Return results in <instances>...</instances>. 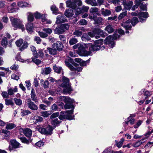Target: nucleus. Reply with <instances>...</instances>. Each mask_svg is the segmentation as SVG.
I'll return each mask as SVG.
<instances>
[{
	"mask_svg": "<svg viewBox=\"0 0 153 153\" xmlns=\"http://www.w3.org/2000/svg\"><path fill=\"white\" fill-rule=\"evenodd\" d=\"M103 40L100 39L95 42L94 45H91L90 44L82 43L79 44L78 49L79 54L84 53L86 55H91L92 51H97L101 49L103 50L105 48V47L102 45Z\"/></svg>",
	"mask_w": 153,
	"mask_h": 153,
	"instance_id": "nucleus-1",
	"label": "nucleus"
},
{
	"mask_svg": "<svg viewBox=\"0 0 153 153\" xmlns=\"http://www.w3.org/2000/svg\"><path fill=\"white\" fill-rule=\"evenodd\" d=\"M66 65L71 71L70 73V75H74L76 73V71L77 72H80L82 71V68L80 67H77V65L75 63L73 60L71 58H69L68 59H66L65 61Z\"/></svg>",
	"mask_w": 153,
	"mask_h": 153,
	"instance_id": "nucleus-2",
	"label": "nucleus"
},
{
	"mask_svg": "<svg viewBox=\"0 0 153 153\" xmlns=\"http://www.w3.org/2000/svg\"><path fill=\"white\" fill-rule=\"evenodd\" d=\"M58 100L63 101L65 103L64 106V108L65 109L74 108V106L73 105L74 100L71 99L69 97L66 96H60L58 98Z\"/></svg>",
	"mask_w": 153,
	"mask_h": 153,
	"instance_id": "nucleus-3",
	"label": "nucleus"
},
{
	"mask_svg": "<svg viewBox=\"0 0 153 153\" xmlns=\"http://www.w3.org/2000/svg\"><path fill=\"white\" fill-rule=\"evenodd\" d=\"M62 81L63 82L60 86L64 88L63 90V94H70L72 90L70 86L69 79L65 77H63Z\"/></svg>",
	"mask_w": 153,
	"mask_h": 153,
	"instance_id": "nucleus-4",
	"label": "nucleus"
},
{
	"mask_svg": "<svg viewBox=\"0 0 153 153\" xmlns=\"http://www.w3.org/2000/svg\"><path fill=\"white\" fill-rule=\"evenodd\" d=\"M54 128L50 125H48L46 127L37 128L36 130L42 134L46 135H50L53 133Z\"/></svg>",
	"mask_w": 153,
	"mask_h": 153,
	"instance_id": "nucleus-5",
	"label": "nucleus"
},
{
	"mask_svg": "<svg viewBox=\"0 0 153 153\" xmlns=\"http://www.w3.org/2000/svg\"><path fill=\"white\" fill-rule=\"evenodd\" d=\"M10 19L13 27L16 28L21 29L22 31L25 30L24 26L22 24V22L19 19L11 16L10 17Z\"/></svg>",
	"mask_w": 153,
	"mask_h": 153,
	"instance_id": "nucleus-6",
	"label": "nucleus"
},
{
	"mask_svg": "<svg viewBox=\"0 0 153 153\" xmlns=\"http://www.w3.org/2000/svg\"><path fill=\"white\" fill-rule=\"evenodd\" d=\"M70 111H62L60 112V114L59 118L61 120H63L64 119H67L69 120L73 119L74 117L71 115L73 113V108Z\"/></svg>",
	"mask_w": 153,
	"mask_h": 153,
	"instance_id": "nucleus-7",
	"label": "nucleus"
},
{
	"mask_svg": "<svg viewBox=\"0 0 153 153\" xmlns=\"http://www.w3.org/2000/svg\"><path fill=\"white\" fill-rule=\"evenodd\" d=\"M119 35L118 34L115 33L113 36H109L105 39L104 42L106 44L110 45V47L112 48L114 46V40L119 37Z\"/></svg>",
	"mask_w": 153,
	"mask_h": 153,
	"instance_id": "nucleus-8",
	"label": "nucleus"
},
{
	"mask_svg": "<svg viewBox=\"0 0 153 153\" xmlns=\"http://www.w3.org/2000/svg\"><path fill=\"white\" fill-rule=\"evenodd\" d=\"M73 2L70 0H68L66 1L67 7H70L72 9H75L76 7V4L78 3L79 5L82 4L80 0H72Z\"/></svg>",
	"mask_w": 153,
	"mask_h": 153,
	"instance_id": "nucleus-9",
	"label": "nucleus"
},
{
	"mask_svg": "<svg viewBox=\"0 0 153 153\" xmlns=\"http://www.w3.org/2000/svg\"><path fill=\"white\" fill-rule=\"evenodd\" d=\"M26 104L28 107L32 110L35 111L38 109L37 105L32 102L30 98H28L27 100Z\"/></svg>",
	"mask_w": 153,
	"mask_h": 153,
	"instance_id": "nucleus-10",
	"label": "nucleus"
},
{
	"mask_svg": "<svg viewBox=\"0 0 153 153\" xmlns=\"http://www.w3.org/2000/svg\"><path fill=\"white\" fill-rule=\"evenodd\" d=\"M53 48H54L56 51H62L64 48V45L60 41H58L56 43H53L52 46Z\"/></svg>",
	"mask_w": 153,
	"mask_h": 153,
	"instance_id": "nucleus-11",
	"label": "nucleus"
},
{
	"mask_svg": "<svg viewBox=\"0 0 153 153\" xmlns=\"http://www.w3.org/2000/svg\"><path fill=\"white\" fill-rule=\"evenodd\" d=\"M148 14L147 12H140L138 13V16L140 19V22H144L146 21V19L148 17Z\"/></svg>",
	"mask_w": 153,
	"mask_h": 153,
	"instance_id": "nucleus-12",
	"label": "nucleus"
},
{
	"mask_svg": "<svg viewBox=\"0 0 153 153\" xmlns=\"http://www.w3.org/2000/svg\"><path fill=\"white\" fill-rule=\"evenodd\" d=\"M10 145L9 146V150L11 151L13 149V148H16L19 146V143L15 140H12L10 141Z\"/></svg>",
	"mask_w": 153,
	"mask_h": 153,
	"instance_id": "nucleus-13",
	"label": "nucleus"
},
{
	"mask_svg": "<svg viewBox=\"0 0 153 153\" xmlns=\"http://www.w3.org/2000/svg\"><path fill=\"white\" fill-rule=\"evenodd\" d=\"M122 3L125 8L128 10H129L131 9L133 4V2L132 1H129L127 2L125 0H123Z\"/></svg>",
	"mask_w": 153,
	"mask_h": 153,
	"instance_id": "nucleus-14",
	"label": "nucleus"
},
{
	"mask_svg": "<svg viewBox=\"0 0 153 153\" xmlns=\"http://www.w3.org/2000/svg\"><path fill=\"white\" fill-rule=\"evenodd\" d=\"M67 20L63 15H59L56 18V23L59 24L61 23L66 22Z\"/></svg>",
	"mask_w": 153,
	"mask_h": 153,
	"instance_id": "nucleus-15",
	"label": "nucleus"
},
{
	"mask_svg": "<svg viewBox=\"0 0 153 153\" xmlns=\"http://www.w3.org/2000/svg\"><path fill=\"white\" fill-rule=\"evenodd\" d=\"M90 36L91 37H93L95 36V34L91 32H89L88 33V34H84L82 37V39L83 41L87 40H90V38L89 37Z\"/></svg>",
	"mask_w": 153,
	"mask_h": 153,
	"instance_id": "nucleus-16",
	"label": "nucleus"
},
{
	"mask_svg": "<svg viewBox=\"0 0 153 153\" xmlns=\"http://www.w3.org/2000/svg\"><path fill=\"white\" fill-rule=\"evenodd\" d=\"M131 20L128 19L125 22H124L122 24V25L126 30H130L131 27V24H130Z\"/></svg>",
	"mask_w": 153,
	"mask_h": 153,
	"instance_id": "nucleus-17",
	"label": "nucleus"
},
{
	"mask_svg": "<svg viewBox=\"0 0 153 153\" xmlns=\"http://www.w3.org/2000/svg\"><path fill=\"white\" fill-rule=\"evenodd\" d=\"M26 28L28 33L33 32V23L31 22H28L26 25Z\"/></svg>",
	"mask_w": 153,
	"mask_h": 153,
	"instance_id": "nucleus-18",
	"label": "nucleus"
},
{
	"mask_svg": "<svg viewBox=\"0 0 153 153\" xmlns=\"http://www.w3.org/2000/svg\"><path fill=\"white\" fill-rule=\"evenodd\" d=\"M18 92V88L17 86H15L14 88L12 87L8 88L7 90V92L10 95H13L15 93Z\"/></svg>",
	"mask_w": 153,
	"mask_h": 153,
	"instance_id": "nucleus-19",
	"label": "nucleus"
},
{
	"mask_svg": "<svg viewBox=\"0 0 153 153\" xmlns=\"http://www.w3.org/2000/svg\"><path fill=\"white\" fill-rule=\"evenodd\" d=\"M22 130L24 134L27 137H30L32 135V131L30 129L27 128Z\"/></svg>",
	"mask_w": 153,
	"mask_h": 153,
	"instance_id": "nucleus-20",
	"label": "nucleus"
},
{
	"mask_svg": "<svg viewBox=\"0 0 153 153\" xmlns=\"http://www.w3.org/2000/svg\"><path fill=\"white\" fill-rule=\"evenodd\" d=\"M95 32L96 31L97 32V33L98 35V36H95L96 39H98L100 37V35L102 37H105L106 35L105 33H104L103 31L101 30L100 29H95L94 30Z\"/></svg>",
	"mask_w": 153,
	"mask_h": 153,
	"instance_id": "nucleus-21",
	"label": "nucleus"
},
{
	"mask_svg": "<svg viewBox=\"0 0 153 153\" xmlns=\"http://www.w3.org/2000/svg\"><path fill=\"white\" fill-rule=\"evenodd\" d=\"M65 15L68 17H72L74 15L73 10L70 8L66 10Z\"/></svg>",
	"mask_w": 153,
	"mask_h": 153,
	"instance_id": "nucleus-22",
	"label": "nucleus"
},
{
	"mask_svg": "<svg viewBox=\"0 0 153 153\" xmlns=\"http://www.w3.org/2000/svg\"><path fill=\"white\" fill-rule=\"evenodd\" d=\"M61 121L58 120L57 118H55L53 119L51 122L52 125L53 126L52 127L54 129L56 126L61 123Z\"/></svg>",
	"mask_w": 153,
	"mask_h": 153,
	"instance_id": "nucleus-23",
	"label": "nucleus"
},
{
	"mask_svg": "<svg viewBox=\"0 0 153 153\" xmlns=\"http://www.w3.org/2000/svg\"><path fill=\"white\" fill-rule=\"evenodd\" d=\"M31 99L33 101L35 102H37V97L36 95L35 94V93L34 90L33 88L31 90V91L30 94Z\"/></svg>",
	"mask_w": 153,
	"mask_h": 153,
	"instance_id": "nucleus-24",
	"label": "nucleus"
},
{
	"mask_svg": "<svg viewBox=\"0 0 153 153\" xmlns=\"http://www.w3.org/2000/svg\"><path fill=\"white\" fill-rule=\"evenodd\" d=\"M18 6L21 7H31L30 4L26 2H23L22 1L19 2L17 3Z\"/></svg>",
	"mask_w": 153,
	"mask_h": 153,
	"instance_id": "nucleus-25",
	"label": "nucleus"
},
{
	"mask_svg": "<svg viewBox=\"0 0 153 153\" xmlns=\"http://www.w3.org/2000/svg\"><path fill=\"white\" fill-rule=\"evenodd\" d=\"M64 30L61 27L60 25L57 27L54 30V33L55 34H60L63 33Z\"/></svg>",
	"mask_w": 153,
	"mask_h": 153,
	"instance_id": "nucleus-26",
	"label": "nucleus"
},
{
	"mask_svg": "<svg viewBox=\"0 0 153 153\" xmlns=\"http://www.w3.org/2000/svg\"><path fill=\"white\" fill-rule=\"evenodd\" d=\"M51 71V69L50 67L45 68L42 69L41 73L42 74L47 75L49 74Z\"/></svg>",
	"mask_w": 153,
	"mask_h": 153,
	"instance_id": "nucleus-27",
	"label": "nucleus"
},
{
	"mask_svg": "<svg viewBox=\"0 0 153 153\" xmlns=\"http://www.w3.org/2000/svg\"><path fill=\"white\" fill-rule=\"evenodd\" d=\"M33 122L34 123L41 122L43 121V118L38 116H35L33 117Z\"/></svg>",
	"mask_w": 153,
	"mask_h": 153,
	"instance_id": "nucleus-28",
	"label": "nucleus"
},
{
	"mask_svg": "<svg viewBox=\"0 0 153 153\" xmlns=\"http://www.w3.org/2000/svg\"><path fill=\"white\" fill-rule=\"evenodd\" d=\"M85 1L87 4L92 6H97V1L95 0H85Z\"/></svg>",
	"mask_w": 153,
	"mask_h": 153,
	"instance_id": "nucleus-29",
	"label": "nucleus"
},
{
	"mask_svg": "<svg viewBox=\"0 0 153 153\" xmlns=\"http://www.w3.org/2000/svg\"><path fill=\"white\" fill-rule=\"evenodd\" d=\"M47 49L49 53L51 55H55L57 53L56 50L54 48L48 47Z\"/></svg>",
	"mask_w": 153,
	"mask_h": 153,
	"instance_id": "nucleus-30",
	"label": "nucleus"
},
{
	"mask_svg": "<svg viewBox=\"0 0 153 153\" xmlns=\"http://www.w3.org/2000/svg\"><path fill=\"white\" fill-rule=\"evenodd\" d=\"M53 68L54 71L58 74L60 73L63 71L62 68L61 67L55 65L53 66Z\"/></svg>",
	"mask_w": 153,
	"mask_h": 153,
	"instance_id": "nucleus-31",
	"label": "nucleus"
},
{
	"mask_svg": "<svg viewBox=\"0 0 153 153\" xmlns=\"http://www.w3.org/2000/svg\"><path fill=\"white\" fill-rule=\"evenodd\" d=\"M16 127V125L13 123H9L6 125V128L7 130H11Z\"/></svg>",
	"mask_w": 153,
	"mask_h": 153,
	"instance_id": "nucleus-32",
	"label": "nucleus"
},
{
	"mask_svg": "<svg viewBox=\"0 0 153 153\" xmlns=\"http://www.w3.org/2000/svg\"><path fill=\"white\" fill-rule=\"evenodd\" d=\"M138 22V19L136 17H134L131 20L130 23L133 26H135Z\"/></svg>",
	"mask_w": 153,
	"mask_h": 153,
	"instance_id": "nucleus-33",
	"label": "nucleus"
},
{
	"mask_svg": "<svg viewBox=\"0 0 153 153\" xmlns=\"http://www.w3.org/2000/svg\"><path fill=\"white\" fill-rule=\"evenodd\" d=\"M64 32L65 30H68L69 28L70 25L68 24H63L60 25Z\"/></svg>",
	"mask_w": 153,
	"mask_h": 153,
	"instance_id": "nucleus-34",
	"label": "nucleus"
},
{
	"mask_svg": "<svg viewBox=\"0 0 153 153\" xmlns=\"http://www.w3.org/2000/svg\"><path fill=\"white\" fill-rule=\"evenodd\" d=\"M51 9L53 11V13L55 15H57L59 13L58 9L55 5H53L51 7Z\"/></svg>",
	"mask_w": 153,
	"mask_h": 153,
	"instance_id": "nucleus-35",
	"label": "nucleus"
},
{
	"mask_svg": "<svg viewBox=\"0 0 153 153\" xmlns=\"http://www.w3.org/2000/svg\"><path fill=\"white\" fill-rule=\"evenodd\" d=\"M7 9L8 12L9 13H11L16 12L17 10H19V8L18 7L14 8V7L8 6Z\"/></svg>",
	"mask_w": 153,
	"mask_h": 153,
	"instance_id": "nucleus-36",
	"label": "nucleus"
},
{
	"mask_svg": "<svg viewBox=\"0 0 153 153\" xmlns=\"http://www.w3.org/2000/svg\"><path fill=\"white\" fill-rule=\"evenodd\" d=\"M34 16L35 18L36 19H39L40 18L42 19V18H43L44 17H45L44 15H41L40 13L38 12H36L34 14Z\"/></svg>",
	"mask_w": 153,
	"mask_h": 153,
	"instance_id": "nucleus-37",
	"label": "nucleus"
},
{
	"mask_svg": "<svg viewBox=\"0 0 153 153\" xmlns=\"http://www.w3.org/2000/svg\"><path fill=\"white\" fill-rule=\"evenodd\" d=\"M34 19L33 15L30 13H28L27 16L28 22H31L33 21Z\"/></svg>",
	"mask_w": 153,
	"mask_h": 153,
	"instance_id": "nucleus-38",
	"label": "nucleus"
},
{
	"mask_svg": "<svg viewBox=\"0 0 153 153\" xmlns=\"http://www.w3.org/2000/svg\"><path fill=\"white\" fill-rule=\"evenodd\" d=\"M78 42L77 39L75 38H71L70 39L69 42L71 45H74Z\"/></svg>",
	"mask_w": 153,
	"mask_h": 153,
	"instance_id": "nucleus-39",
	"label": "nucleus"
},
{
	"mask_svg": "<svg viewBox=\"0 0 153 153\" xmlns=\"http://www.w3.org/2000/svg\"><path fill=\"white\" fill-rule=\"evenodd\" d=\"M105 30L107 31L109 33H111L114 31V29L110 25L107 26L105 28Z\"/></svg>",
	"mask_w": 153,
	"mask_h": 153,
	"instance_id": "nucleus-40",
	"label": "nucleus"
},
{
	"mask_svg": "<svg viewBox=\"0 0 153 153\" xmlns=\"http://www.w3.org/2000/svg\"><path fill=\"white\" fill-rule=\"evenodd\" d=\"M14 100L15 104L18 105H21L22 104V101L20 98H14Z\"/></svg>",
	"mask_w": 153,
	"mask_h": 153,
	"instance_id": "nucleus-41",
	"label": "nucleus"
},
{
	"mask_svg": "<svg viewBox=\"0 0 153 153\" xmlns=\"http://www.w3.org/2000/svg\"><path fill=\"white\" fill-rule=\"evenodd\" d=\"M42 116L43 117H48L51 114V111H44L41 113Z\"/></svg>",
	"mask_w": 153,
	"mask_h": 153,
	"instance_id": "nucleus-42",
	"label": "nucleus"
},
{
	"mask_svg": "<svg viewBox=\"0 0 153 153\" xmlns=\"http://www.w3.org/2000/svg\"><path fill=\"white\" fill-rule=\"evenodd\" d=\"M142 140L139 141L136 143H133L132 144V146L134 147H139L140 145L143 143Z\"/></svg>",
	"mask_w": 153,
	"mask_h": 153,
	"instance_id": "nucleus-43",
	"label": "nucleus"
},
{
	"mask_svg": "<svg viewBox=\"0 0 153 153\" xmlns=\"http://www.w3.org/2000/svg\"><path fill=\"white\" fill-rule=\"evenodd\" d=\"M101 13L104 16H108L111 13V11L108 10L102 11Z\"/></svg>",
	"mask_w": 153,
	"mask_h": 153,
	"instance_id": "nucleus-44",
	"label": "nucleus"
},
{
	"mask_svg": "<svg viewBox=\"0 0 153 153\" xmlns=\"http://www.w3.org/2000/svg\"><path fill=\"white\" fill-rule=\"evenodd\" d=\"M23 43V40L22 39H19L16 42V44L18 47H20Z\"/></svg>",
	"mask_w": 153,
	"mask_h": 153,
	"instance_id": "nucleus-45",
	"label": "nucleus"
},
{
	"mask_svg": "<svg viewBox=\"0 0 153 153\" xmlns=\"http://www.w3.org/2000/svg\"><path fill=\"white\" fill-rule=\"evenodd\" d=\"M99 10V9L96 7H91L90 9L89 12L90 13H95L98 12Z\"/></svg>",
	"mask_w": 153,
	"mask_h": 153,
	"instance_id": "nucleus-46",
	"label": "nucleus"
},
{
	"mask_svg": "<svg viewBox=\"0 0 153 153\" xmlns=\"http://www.w3.org/2000/svg\"><path fill=\"white\" fill-rule=\"evenodd\" d=\"M5 104L7 105H13L14 103L12 100L10 99H5Z\"/></svg>",
	"mask_w": 153,
	"mask_h": 153,
	"instance_id": "nucleus-47",
	"label": "nucleus"
},
{
	"mask_svg": "<svg viewBox=\"0 0 153 153\" xmlns=\"http://www.w3.org/2000/svg\"><path fill=\"white\" fill-rule=\"evenodd\" d=\"M82 31L79 30H75L73 32V35H76L77 37H80L82 35Z\"/></svg>",
	"mask_w": 153,
	"mask_h": 153,
	"instance_id": "nucleus-48",
	"label": "nucleus"
},
{
	"mask_svg": "<svg viewBox=\"0 0 153 153\" xmlns=\"http://www.w3.org/2000/svg\"><path fill=\"white\" fill-rule=\"evenodd\" d=\"M127 11H126L125 12H122L120 13L119 15L118 18L119 19H121L125 17L127 15Z\"/></svg>",
	"mask_w": 153,
	"mask_h": 153,
	"instance_id": "nucleus-49",
	"label": "nucleus"
},
{
	"mask_svg": "<svg viewBox=\"0 0 153 153\" xmlns=\"http://www.w3.org/2000/svg\"><path fill=\"white\" fill-rule=\"evenodd\" d=\"M124 141V139L123 138L120 140L119 142H117V141H116L117 146L118 148H120L122 146Z\"/></svg>",
	"mask_w": 153,
	"mask_h": 153,
	"instance_id": "nucleus-50",
	"label": "nucleus"
},
{
	"mask_svg": "<svg viewBox=\"0 0 153 153\" xmlns=\"http://www.w3.org/2000/svg\"><path fill=\"white\" fill-rule=\"evenodd\" d=\"M143 94L144 96H146L145 99H146L152 95V92L148 91H146L143 93Z\"/></svg>",
	"mask_w": 153,
	"mask_h": 153,
	"instance_id": "nucleus-51",
	"label": "nucleus"
},
{
	"mask_svg": "<svg viewBox=\"0 0 153 153\" xmlns=\"http://www.w3.org/2000/svg\"><path fill=\"white\" fill-rule=\"evenodd\" d=\"M7 39L6 37H4L2 39L1 44L3 47H5L7 45Z\"/></svg>",
	"mask_w": 153,
	"mask_h": 153,
	"instance_id": "nucleus-52",
	"label": "nucleus"
},
{
	"mask_svg": "<svg viewBox=\"0 0 153 153\" xmlns=\"http://www.w3.org/2000/svg\"><path fill=\"white\" fill-rule=\"evenodd\" d=\"M30 48L31 51L33 52V54L35 55L34 56L36 57V58H37L36 54L37 52L35 47L33 46H31Z\"/></svg>",
	"mask_w": 153,
	"mask_h": 153,
	"instance_id": "nucleus-53",
	"label": "nucleus"
},
{
	"mask_svg": "<svg viewBox=\"0 0 153 153\" xmlns=\"http://www.w3.org/2000/svg\"><path fill=\"white\" fill-rule=\"evenodd\" d=\"M39 35L42 38H45L48 36L47 33L42 32L39 31L38 32Z\"/></svg>",
	"mask_w": 153,
	"mask_h": 153,
	"instance_id": "nucleus-54",
	"label": "nucleus"
},
{
	"mask_svg": "<svg viewBox=\"0 0 153 153\" xmlns=\"http://www.w3.org/2000/svg\"><path fill=\"white\" fill-rule=\"evenodd\" d=\"M28 46V44L27 42H25L23 43L22 46L20 48V50L22 51L24 49L27 48Z\"/></svg>",
	"mask_w": 153,
	"mask_h": 153,
	"instance_id": "nucleus-55",
	"label": "nucleus"
},
{
	"mask_svg": "<svg viewBox=\"0 0 153 153\" xmlns=\"http://www.w3.org/2000/svg\"><path fill=\"white\" fill-rule=\"evenodd\" d=\"M42 30L43 31L46 32V33L48 34H51L52 32V30L49 28H43Z\"/></svg>",
	"mask_w": 153,
	"mask_h": 153,
	"instance_id": "nucleus-56",
	"label": "nucleus"
},
{
	"mask_svg": "<svg viewBox=\"0 0 153 153\" xmlns=\"http://www.w3.org/2000/svg\"><path fill=\"white\" fill-rule=\"evenodd\" d=\"M20 139L22 142L24 143L29 144V141L25 137H21Z\"/></svg>",
	"mask_w": 153,
	"mask_h": 153,
	"instance_id": "nucleus-57",
	"label": "nucleus"
},
{
	"mask_svg": "<svg viewBox=\"0 0 153 153\" xmlns=\"http://www.w3.org/2000/svg\"><path fill=\"white\" fill-rule=\"evenodd\" d=\"M31 113V112L29 110H24L22 112V115L23 116H24L26 115H27L28 114H30Z\"/></svg>",
	"mask_w": 153,
	"mask_h": 153,
	"instance_id": "nucleus-58",
	"label": "nucleus"
},
{
	"mask_svg": "<svg viewBox=\"0 0 153 153\" xmlns=\"http://www.w3.org/2000/svg\"><path fill=\"white\" fill-rule=\"evenodd\" d=\"M2 132L5 134L4 136L6 137L9 136L10 134V132L9 131L5 129H3Z\"/></svg>",
	"mask_w": 153,
	"mask_h": 153,
	"instance_id": "nucleus-59",
	"label": "nucleus"
},
{
	"mask_svg": "<svg viewBox=\"0 0 153 153\" xmlns=\"http://www.w3.org/2000/svg\"><path fill=\"white\" fill-rule=\"evenodd\" d=\"M51 109L53 111H56L58 109V106L56 104H53L51 107Z\"/></svg>",
	"mask_w": 153,
	"mask_h": 153,
	"instance_id": "nucleus-60",
	"label": "nucleus"
},
{
	"mask_svg": "<svg viewBox=\"0 0 153 153\" xmlns=\"http://www.w3.org/2000/svg\"><path fill=\"white\" fill-rule=\"evenodd\" d=\"M1 95L3 97L5 98H8L9 97V94H8V93H7L6 91H3V92L1 94Z\"/></svg>",
	"mask_w": 153,
	"mask_h": 153,
	"instance_id": "nucleus-61",
	"label": "nucleus"
},
{
	"mask_svg": "<svg viewBox=\"0 0 153 153\" xmlns=\"http://www.w3.org/2000/svg\"><path fill=\"white\" fill-rule=\"evenodd\" d=\"M79 24L82 25H85L87 24V22L85 19H82L79 21Z\"/></svg>",
	"mask_w": 153,
	"mask_h": 153,
	"instance_id": "nucleus-62",
	"label": "nucleus"
},
{
	"mask_svg": "<svg viewBox=\"0 0 153 153\" xmlns=\"http://www.w3.org/2000/svg\"><path fill=\"white\" fill-rule=\"evenodd\" d=\"M103 21L102 19L100 17L97 18V20L95 21V22L98 24H100Z\"/></svg>",
	"mask_w": 153,
	"mask_h": 153,
	"instance_id": "nucleus-63",
	"label": "nucleus"
},
{
	"mask_svg": "<svg viewBox=\"0 0 153 153\" xmlns=\"http://www.w3.org/2000/svg\"><path fill=\"white\" fill-rule=\"evenodd\" d=\"M97 16L94 15L90 14L89 16V18L90 19L94 20L95 21L97 20Z\"/></svg>",
	"mask_w": 153,
	"mask_h": 153,
	"instance_id": "nucleus-64",
	"label": "nucleus"
}]
</instances>
